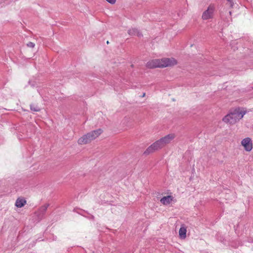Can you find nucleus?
Listing matches in <instances>:
<instances>
[{"label": "nucleus", "mask_w": 253, "mask_h": 253, "mask_svg": "<svg viewBox=\"0 0 253 253\" xmlns=\"http://www.w3.org/2000/svg\"><path fill=\"white\" fill-rule=\"evenodd\" d=\"M128 34L130 35H136L138 37H140L142 35L141 33L135 28L129 29L128 31Z\"/></svg>", "instance_id": "9b49d317"}, {"label": "nucleus", "mask_w": 253, "mask_h": 253, "mask_svg": "<svg viewBox=\"0 0 253 253\" xmlns=\"http://www.w3.org/2000/svg\"><path fill=\"white\" fill-rule=\"evenodd\" d=\"M246 113L245 111L239 108H235L231 110L227 115L224 116L222 121L225 123L234 124L242 119Z\"/></svg>", "instance_id": "f03ea898"}, {"label": "nucleus", "mask_w": 253, "mask_h": 253, "mask_svg": "<svg viewBox=\"0 0 253 253\" xmlns=\"http://www.w3.org/2000/svg\"><path fill=\"white\" fill-rule=\"evenodd\" d=\"M187 230L185 227H181L179 230V235L181 239H185L186 236Z\"/></svg>", "instance_id": "f8f14e48"}, {"label": "nucleus", "mask_w": 253, "mask_h": 253, "mask_svg": "<svg viewBox=\"0 0 253 253\" xmlns=\"http://www.w3.org/2000/svg\"><path fill=\"white\" fill-rule=\"evenodd\" d=\"M103 132V130L101 128H99L93 131H91L89 132V134L90 135V136L91 137V138L92 140H94L97 137H98Z\"/></svg>", "instance_id": "1a4fd4ad"}, {"label": "nucleus", "mask_w": 253, "mask_h": 253, "mask_svg": "<svg viewBox=\"0 0 253 253\" xmlns=\"http://www.w3.org/2000/svg\"><path fill=\"white\" fill-rule=\"evenodd\" d=\"M26 203V201L24 198H19L15 202V206L18 208L23 207Z\"/></svg>", "instance_id": "9d476101"}, {"label": "nucleus", "mask_w": 253, "mask_h": 253, "mask_svg": "<svg viewBox=\"0 0 253 253\" xmlns=\"http://www.w3.org/2000/svg\"><path fill=\"white\" fill-rule=\"evenodd\" d=\"M175 137V134L173 133L169 134L165 136L149 146L144 151V154L145 155H148L163 148L166 145L170 143L171 141L174 139Z\"/></svg>", "instance_id": "f257e3e1"}, {"label": "nucleus", "mask_w": 253, "mask_h": 253, "mask_svg": "<svg viewBox=\"0 0 253 253\" xmlns=\"http://www.w3.org/2000/svg\"><path fill=\"white\" fill-rule=\"evenodd\" d=\"M107 2L111 4H114L115 3L116 0H106Z\"/></svg>", "instance_id": "2eb2a0df"}, {"label": "nucleus", "mask_w": 253, "mask_h": 253, "mask_svg": "<svg viewBox=\"0 0 253 253\" xmlns=\"http://www.w3.org/2000/svg\"><path fill=\"white\" fill-rule=\"evenodd\" d=\"M174 200V197L172 196H164L160 200V202L163 205H168Z\"/></svg>", "instance_id": "6e6552de"}, {"label": "nucleus", "mask_w": 253, "mask_h": 253, "mask_svg": "<svg viewBox=\"0 0 253 253\" xmlns=\"http://www.w3.org/2000/svg\"><path fill=\"white\" fill-rule=\"evenodd\" d=\"M161 59H153L147 63V67L149 68H162Z\"/></svg>", "instance_id": "0eeeda50"}, {"label": "nucleus", "mask_w": 253, "mask_h": 253, "mask_svg": "<svg viewBox=\"0 0 253 253\" xmlns=\"http://www.w3.org/2000/svg\"><path fill=\"white\" fill-rule=\"evenodd\" d=\"M92 140L90 135L87 133L79 138L78 143L79 145H84L90 143Z\"/></svg>", "instance_id": "423d86ee"}, {"label": "nucleus", "mask_w": 253, "mask_h": 253, "mask_svg": "<svg viewBox=\"0 0 253 253\" xmlns=\"http://www.w3.org/2000/svg\"><path fill=\"white\" fill-rule=\"evenodd\" d=\"M215 11V5L213 4H210L202 13V19L204 20H208L213 18Z\"/></svg>", "instance_id": "7ed1b4c3"}, {"label": "nucleus", "mask_w": 253, "mask_h": 253, "mask_svg": "<svg viewBox=\"0 0 253 253\" xmlns=\"http://www.w3.org/2000/svg\"><path fill=\"white\" fill-rule=\"evenodd\" d=\"M227 0L230 2L231 6H232V5H233L232 0Z\"/></svg>", "instance_id": "dca6fc26"}, {"label": "nucleus", "mask_w": 253, "mask_h": 253, "mask_svg": "<svg viewBox=\"0 0 253 253\" xmlns=\"http://www.w3.org/2000/svg\"><path fill=\"white\" fill-rule=\"evenodd\" d=\"M241 144L247 152H251L253 148V141L250 137H246L242 139Z\"/></svg>", "instance_id": "39448f33"}, {"label": "nucleus", "mask_w": 253, "mask_h": 253, "mask_svg": "<svg viewBox=\"0 0 253 253\" xmlns=\"http://www.w3.org/2000/svg\"><path fill=\"white\" fill-rule=\"evenodd\" d=\"M107 44H109V41H107Z\"/></svg>", "instance_id": "f3484780"}, {"label": "nucleus", "mask_w": 253, "mask_h": 253, "mask_svg": "<svg viewBox=\"0 0 253 253\" xmlns=\"http://www.w3.org/2000/svg\"><path fill=\"white\" fill-rule=\"evenodd\" d=\"M30 109L32 111L39 112L41 110L40 108L36 104H32L30 105Z\"/></svg>", "instance_id": "ddd939ff"}, {"label": "nucleus", "mask_w": 253, "mask_h": 253, "mask_svg": "<svg viewBox=\"0 0 253 253\" xmlns=\"http://www.w3.org/2000/svg\"><path fill=\"white\" fill-rule=\"evenodd\" d=\"M162 68L167 67H171L176 65L177 64L176 59L173 57L164 58L161 59Z\"/></svg>", "instance_id": "20e7f679"}, {"label": "nucleus", "mask_w": 253, "mask_h": 253, "mask_svg": "<svg viewBox=\"0 0 253 253\" xmlns=\"http://www.w3.org/2000/svg\"><path fill=\"white\" fill-rule=\"evenodd\" d=\"M27 45L28 47H30V48H34L35 46V44L34 43L32 42H29L27 44Z\"/></svg>", "instance_id": "4468645a"}]
</instances>
